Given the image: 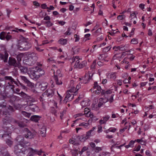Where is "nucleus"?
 Here are the masks:
<instances>
[{
	"mask_svg": "<svg viewBox=\"0 0 156 156\" xmlns=\"http://www.w3.org/2000/svg\"><path fill=\"white\" fill-rule=\"evenodd\" d=\"M74 81L72 80L71 81V88L67 92V94L63 101L64 103H66L68 101H71L74 98V94H71L69 92L76 94L77 92L76 89L74 85Z\"/></svg>",
	"mask_w": 156,
	"mask_h": 156,
	"instance_id": "1",
	"label": "nucleus"
},
{
	"mask_svg": "<svg viewBox=\"0 0 156 156\" xmlns=\"http://www.w3.org/2000/svg\"><path fill=\"white\" fill-rule=\"evenodd\" d=\"M28 58L26 61V64L29 66L33 65L38 59L37 56L35 53H29L27 55Z\"/></svg>",
	"mask_w": 156,
	"mask_h": 156,
	"instance_id": "2",
	"label": "nucleus"
},
{
	"mask_svg": "<svg viewBox=\"0 0 156 156\" xmlns=\"http://www.w3.org/2000/svg\"><path fill=\"white\" fill-rule=\"evenodd\" d=\"M54 90L52 89H50L47 90L44 92L42 94L40 97V100L41 101L44 100H48L54 95Z\"/></svg>",
	"mask_w": 156,
	"mask_h": 156,
	"instance_id": "3",
	"label": "nucleus"
},
{
	"mask_svg": "<svg viewBox=\"0 0 156 156\" xmlns=\"http://www.w3.org/2000/svg\"><path fill=\"white\" fill-rule=\"evenodd\" d=\"M30 47V44L27 42V39H25L20 41L18 48L21 50H27Z\"/></svg>",
	"mask_w": 156,
	"mask_h": 156,
	"instance_id": "4",
	"label": "nucleus"
},
{
	"mask_svg": "<svg viewBox=\"0 0 156 156\" xmlns=\"http://www.w3.org/2000/svg\"><path fill=\"white\" fill-rule=\"evenodd\" d=\"M80 60H81L78 56H76L73 57L72 59V62H75L74 66L75 68L81 69L86 66L87 64V62L84 61L82 63H80Z\"/></svg>",
	"mask_w": 156,
	"mask_h": 156,
	"instance_id": "5",
	"label": "nucleus"
},
{
	"mask_svg": "<svg viewBox=\"0 0 156 156\" xmlns=\"http://www.w3.org/2000/svg\"><path fill=\"white\" fill-rule=\"evenodd\" d=\"M56 71L55 73L54 71V79L56 84L57 85H61L62 84V82L61 81H60L58 82V78H60L62 76V75L61 74V71L59 69H56Z\"/></svg>",
	"mask_w": 156,
	"mask_h": 156,
	"instance_id": "6",
	"label": "nucleus"
},
{
	"mask_svg": "<svg viewBox=\"0 0 156 156\" xmlns=\"http://www.w3.org/2000/svg\"><path fill=\"white\" fill-rule=\"evenodd\" d=\"M101 90V86L98 85L97 82H95L93 88L90 90L91 92L94 93L96 94H98L100 93Z\"/></svg>",
	"mask_w": 156,
	"mask_h": 156,
	"instance_id": "7",
	"label": "nucleus"
},
{
	"mask_svg": "<svg viewBox=\"0 0 156 156\" xmlns=\"http://www.w3.org/2000/svg\"><path fill=\"white\" fill-rule=\"evenodd\" d=\"M3 114L4 115H7V116H5L3 118V122L4 125H9L8 127H9L10 126L11 124L9 123L11 121V118H10L8 115H9V113L8 112H3Z\"/></svg>",
	"mask_w": 156,
	"mask_h": 156,
	"instance_id": "8",
	"label": "nucleus"
},
{
	"mask_svg": "<svg viewBox=\"0 0 156 156\" xmlns=\"http://www.w3.org/2000/svg\"><path fill=\"white\" fill-rule=\"evenodd\" d=\"M24 131L25 134L24 136L27 138L32 139L35 135V133L34 132H31L27 128L24 129Z\"/></svg>",
	"mask_w": 156,
	"mask_h": 156,
	"instance_id": "9",
	"label": "nucleus"
},
{
	"mask_svg": "<svg viewBox=\"0 0 156 156\" xmlns=\"http://www.w3.org/2000/svg\"><path fill=\"white\" fill-rule=\"evenodd\" d=\"M29 156H32L33 154H35L40 155L43 152L41 150L38 151L36 149H34L32 148H29Z\"/></svg>",
	"mask_w": 156,
	"mask_h": 156,
	"instance_id": "10",
	"label": "nucleus"
},
{
	"mask_svg": "<svg viewBox=\"0 0 156 156\" xmlns=\"http://www.w3.org/2000/svg\"><path fill=\"white\" fill-rule=\"evenodd\" d=\"M37 71H35L33 70L31 73H29L28 72V73L31 79H34L37 77H39L40 76L38 74V70L39 71L40 69H38L37 70Z\"/></svg>",
	"mask_w": 156,
	"mask_h": 156,
	"instance_id": "11",
	"label": "nucleus"
},
{
	"mask_svg": "<svg viewBox=\"0 0 156 156\" xmlns=\"http://www.w3.org/2000/svg\"><path fill=\"white\" fill-rule=\"evenodd\" d=\"M110 118L109 115H106L105 116L103 117L102 119L100 120L99 121V123L101 125L106 124L107 121Z\"/></svg>",
	"mask_w": 156,
	"mask_h": 156,
	"instance_id": "12",
	"label": "nucleus"
},
{
	"mask_svg": "<svg viewBox=\"0 0 156 156\" xmlns=\"http://www.w3.org/2000/svg\"><path fill=\"white\" fill-rule=\"evenodd\" d=\"M22 147L20 145H17L14 147V152L17 154L22 152L21 151Z\"/></svg>",
	"mask_w": 156,
	"mask_h": 156,
	"instance_id": "13",
	"label": "nucleus"
},
{
	"mask_svg": "<svg viewBox=\"0 0 156 156\" xmlns=\"http://www.w3.org/2000/svg\"><path fill=\"white\" fill-rule=\"evenodd\" d=\"M5 80H8L9 81L8 82V83L9 85H11L13 83L16 84V82L12 78L11 76H5Z\"/></svg>",
	"mask_w": 156,
	"mask_h": 156,
	"instance_id": "14",
	"label": "nucleus"
},
{
	"mask_svg": "<svg viewBox=\"0 0 156 156\" xmlns=\"http://www.w3.org/2000/svg\"><path fill=\"white\" fill-rule=\"evenodd\" d=\"M8 56V54L6 51H5L4 55L0 54V58L1 59L3 60L5 62H7Z\"/></svg>",
	"mask_w": 156,
	"mask_h": 156,
	"instance_id": "15",
	"label": "nucleus"
},
{
	"mask_svg": "<svg viewBox=\"0 0 156 156\" xmlns=\"http://www.w3.org/2000/svg\"><path fill=\"white\" fill-rule=\"evenodd\" d=\"M9 63L10 65H12L14 66H16L17 64L15 59L13 58H9Z\"/></svg>",
	"mask_w": 156,
	"mask_h": 156,
	"instance_id": "16",
	"label": "nucleus"
},
{
	"mask_svg": "<svg viewBox=\"0 0 156 156\" xmlns=\"http://www.w3.org/2000/svg\"><path fill=\"white\" fill-rule=\"evenodd\" d=\"M48 85V83L46 82H42L39 85V88L42 90H45Z\"/></svg>",
	"mask_w": 156,
	"mask_h": 156,
	"instance_id": "17",
	"label": "nucleus"
},
{
	"mask_svg": "<svg viewBox=\"0 0 156 156\" xmlns=\"http://www.w3.org/2000/svg\"><path fill=\"white\" fill-rule=\"evenodd\" d=\"M129 19L130 22L133 21L135 19H137L136 16L134 12H131Z\"/></svg>",
	"mask_w": 156,
	"mask_h": 156,
	"instance_id": "18",
	"label": "nucleus"
},
{
	"mask_svg": "<svg viewBox=\"0 0 156 156\" xmlns=\"http://www.w3.org/2000/svg\"><path fill=\"white\" fill-rule=\"evenodd\" d=\"M42 23L45 25V26L47 27H49L53 25V23H51L50 21H45L42 20L41 21Z\"/></svg>",
	"mask_w": 156,
	"mask_h": 156,
	"instance_id": "19",
	"label": "nucleus"
},
{
	"mask_svg": "<svg viewBox=\"0 0 156 156\" xmlns=\"http://www.w3.org/2000/svg\"><path fill=\"white\" fill-rule=\"evenodd\" d=\"M41 118V117L36 115L32 116L30 118V120L35 122H37Z\"/></svg>",
	"mask_w": 156,
	"mask_h": 156,
	"instance_id": "20",
	"label": "nucleus"
},
{
	"mask_svg": "<svg viewBox=\"0 0 156 156\" xmlns=\"http://www.w3.org/2000/svg\"><path fill=\"white\" fill-rule=\"evenodd\" d=\"M19 68L21 73H25L28 72L27 68L25 66H19Z\"/></svg>",
	"mask_w": 156,
	"mask_h": 156,
	"instance_id": "21",
	"label": "nucleus"
},
{
	"mask_svg": "<svg viewBox=\"0 0 156 156\" xmlns=\"http://www.w3.org/2000/svg\"><path fill=\"white\" fill-rule=\"evenodd\" d=\"M46 129L45 127L44 126L40 130V134L43 137H45L46 136Z\"/></svg>",
	"mask_w": 156,
	"mask_h": 156,
	"instance_id": "22",
	"label": "nucleus"
},
{
	"mask_svg": "<svg viewBox=\"0 0 156 156\" xmlns=\"http://www.w3.org/2000/svg\"><path fill=\"white\" fill-rule=\"evenodd\" d=\"M80 50V48L77 46H73L72 48V51L74 54L78 53Z\"/></svg>",
	"mask_w": 156,
	"mask_h": 156,
	"instance_id": "23",
	"label": "nucleus"
},
{
	"mask_svg": "<svg viewBox=\"0 0 156 156\" xmlns=\"http://www.w3.org/2000/svg\"><path fill=\"white\" fill-rule=\"evenodd\" d=\"M18 94L24 98L29 99L30 98V96L22 91L20 93H18Z\"/></svg>",
	"mask_w": 156,
	"mask_h": 156,
	"instance_id": "24",
	"label": "nucleus"
},
{
	"mask_svg": "<svg viewBox=\"0 0 156 156\" xmlns=\"http://www.w3.org/2000/svg\"><path fill=\"white\" fill-rule=\"evenodd\" d=\"M67 42V40L66 39L61 38L58 41L59 43L62 45L66 44Z\"/></svg>",
	"mask_w": 156,
	"mask_h": 156,
	"instance_id": "25",
	"label": "nucleus"
},
{
	"mask_svg": "<svg viewBox=\"0 0 156 156\" xmlns=\"http://www.w3.org/2000/svg\"><path fill=\"white\" fill-rule=\"evenodd\" d=\"M16 139L18 142L20 143H23L24 144L25 143L24 142V139L22 137V136H18L17 137Z\"/></svg>",
	"mask_w": 156,
	"mask_h": 156,
	"instance_id": "26",
	"label": "nucleus"
},
{
	"mask_svg": "<svg viewBox=\"0 0 156 156\" xmlns=\"http://www.w3.org/2000/svg\"><path fill=\"white\" fill-rule=\"evenodd\" d=\"M120 47L121 51H126L128 49L129 47V45L128 44H126L123 46H120Z\"/></svg>",
	"mask_w": 156,
	"mask_h": 156,
	"instance_id": "27",
	"label": "nucleus"
},
{
	"mask_svg": "<svg viewBox=\"0 0 156 156\" xmlns=\"http://www.w3.org/2000/svg\"><path fill=\"white\" fill-rule=\"evenodd\" d=\"M88 138L87 135V134L86 135H83L80 138H78L79 140L80 141L82 142H84Z\"/></svg>",
	"mask_w": 156,
	"mask_h": 156,
	"instance_id": "28",
	"label": "nucleus"
},
{
	"mask_svg": "<svg viewBox=\"0 0 156 156\" xmlns=\"http://www.w3.org/2000/svg\"><path fill=\"white\" fill-rule=\"evenodd\" d=\"M136 140H131L130 141L128 145L125 146V147L126 148H128L129 147H132L133 146V144L135 142Z\"/></svg>",
	"mask_w": 156,
	"mask_h": 156,
	"instance_id": "29",
	"label": "nucleus"
},
{
	"mask_svg": "<svg viewBox=\"0 0 156 156\" xmlns=\"http://www.w3.org/2000/svg\"><path fill=\"white\" fill-rule=\"evenodd\" d=\"M89 113V116L91 118V121H95L98 120V118H97L95 116H94L93 113H92L91 112H89V111H88V113Z\"/></svg>",
	"mask_w": 156,
	"mask_h": 156,
	"instance_id": "30",
	"label": "nucleus"
},
{
	"mask_svg": "<svg viewBox=\"0 0 156 156\" xmlns=\"http://www.w3.org/2000/svg\"><path fill=\"white\" fill-rule=\"evenodd\" d=\"M88 150V147H83L82 149V150L80 151L79 154H77L78 156H80V155L83 154V153L85 151H86V153H87L88 152L87 150Z\"/></svg>",
	"mask_w": 156,
	"mask_h": 156,
	"instance_id": "31",
	"label": "nucleus"
},
{
	"mask_svg": "<svg viewBox=\"0 0 156 156\" xmlns=\"http://www.w3.org/2000/svg\"><path fill=\"white\" fill-rule=\"evenodd\" d=\"M107 57L108 55L106 54H102L99 56V58L101 60H105V58Z\"/></svg>",
	"mask_w": 156,
	"mask_h": 156,
	"instance_id": "32",
	"label": "nucleus"
},
{
	"mask_svg": "<svg viewBox=\"0 0 156 156\" xmlns=\"http://www.w3.org/2000/svg\"><path fill=\"white\" fill-rule=\"evenodd\" d=\"M98 100L97 98H95L93 101L92 104L93 108H96L97 106V104L98 102Z\"/></svg>",
	"mask_w": 156,
	"mask_h": 156,
	"instance_id": "33",
	"label": "nucleus"
},
{
	"mask_svg": "<svg viewBox=\"0 0 156 156\" xmlns=\"http://www.w3.org/2000/svg\"><path fill=\"white\" fill-rule=\"evenodd\" d=\"M29 108L33 112L35 111V109L37 108V107L35 105H30L29 106Z\"/></svg>",
	"mask_w": 156,
	"mask_h": 156,
	"instance_id": "34",
	"label": "nucleus"
},
{
	"mask_svg": "<svg viewBox=\"0 0 156 156\" xmlns=\"http://www.w3.org/2000/svg\"><path fill=\"white\" fill-rule=\"evenodd\" d=\"M81 105L83 108L86 107L88 105V102L87 100H83L81 102Z\"/></svg>",
	"mask_w": 156,
	"mask_h": 156,
	"instance_id": "35",
	"label": "nucleus"
},
{
	"mask_svg": "<svg viewBox=\"0 0 156 156\" xmlns=\"http://www.w3.org/2000/svg\"><path fill=\"white\" fill-rule=\"evenodd\" d=\"M22 114L24 115L25 117L27 118H29L30 116L31 113H27L25 111H22Z\"/></svg>",
	"mask_w": 156,
	"mask_h": 156,
	"instance_id": "36",
	"label": "nucleus"
},
{
	"mask_svg": "<svg viewBox=\"0 0 156 156\" xmlns=\"http://www.w3.org/2000/svg\"><path fill=\"white\" fill-rule=\"evenodd\" d=\"M109 76L110 79L113 80H115L116 78V75L115 73H112L110 74Z\"/></svg>",
	"mask_w": 156,
	"mask_h": 156,
	"instance_id": "37",
	"label": "nucleus"
},
{
	"mask_svg": "<svg viewBox=\"0 0 156 156\" xmlns=\"http://www.w3.org/2000/svg\"><path fill=\"white\" fill-rule=\"evenodd\" d=\"M5 33L4 32H2L0 34V39L2 40H4L5 37Z\"/></svg>",
	"mask_w": 156,
	"mask_h": 156,
	"instance_id": "38",
	"label": "nucleus"
},
{
	"mask_svg": "<svg viewBox=\"0 0 156 156\" xmlns=\"http://www.w3.org/2000/svg\"><path fill=\"white\" fill-rule=\"evenodd\" d=\"M112 48L111 46H109L103 49V51L104 52H107L109 51Z\"/></svg>",
	"mask_w": 156,
	"mask_h": 156,
	"instance_id": "39",
	"label": "nucleus"
},
{
	"mask_svg": "<svg viewBox=\"0 0 156 156\" xmlns=\"http://www.w3.org/2000/svg\"><path fill=\"white\" fill-rule=\"evenodd\" d=\"M99 101H101L103 104H105L108 101V99L106 98H101L99 99Z\"/></svg>",
	"mask_w": 156,
	"mask_h": 156,
	"instance_id": "40",
	"label": "nucleus"
},
{
	"mask_svg": "<svg viewBox=\"0 0 156 156\" xmlns=\"http://www.w3.org/2000/svg\"><path fill=\"white\" fill-rule=\"evenodd\" d=\"M90 7L91 8V9H88V11H90L89 13L91 14L94 11V9L95 8V5L94 3L92 4V5L90 6Z\"/></svg>",
	"mask_w": 156,
	"mask_h": 156,
	"instance_id": "41",
	"label": "nucleus"
},
{
	"mask_svg": "<svg viewBox=\"0 0 156 156\" xmlns=\"http://www.w3.org/2000/svg\"><path fill=\"white\" fill-rule=\"evenodd\" d=\"M94 152L96 153L98 152L99 151L102 150V149L101 147H96L94 149Z\"/></svg>",
	"mask_w": 156,
	"mask_h": 156,
	"instance_id": "42",
	"label": "nucleus"
},
{
	"mask_svg": "<svg viewBox=\"0 0 156 156\" xmlns=\"http://www.w3.org/2000/svg\"><path fill=\"white\" fill-rule=\"evenodd\" d=\"M95 129V128L93 127V129L90 130L88 131V136H92L94 134V129Z\"/></svg>",
	"mask_w": 156,
	"mask_h": 156,
	"instance_id": "43",
	"label": "nucleus"
},
{
	"mask_svg": "<svg viewBox=\"0 0 156 156\" xmlns=\"http://www.w3.org/2000/svg\"><path fill=\"white\" fill-rule=\"evenodd\" d=\"M126 17V16L124 15H120L118 16L117 19L118 20H122Z\"/></svg>",
	"mask_w": 156,
	"mask_h": 156,
	"instance_id": "44",
	"label": "nucleus"
},
{
	"mask_svg": "<svg viewBox=\"0 0 156 156\" xmlns=\"http://www.w3.org/2000/svg\"><path fill=\"white\" fill-rule=\"evenodd\" d=\"M14 122L16 123L20 127H22L24 126V124L22 122H19L16 120L14 121Z\"/></svg>",
	"mask_w": 156,
	"mask_h": 156,
	"instance_id": "45",
	"label": "nucleus"
},
{
	"mask_svg": "<svg viewBox=\"0 0 156 156\" xmlns=\"http://www.w3.org/2000/svg\"><path fill=\"white\" fill-rule=\"evenodd\" d=\"M131 42L132 44H137L138 43V41L137 39L135 38L132 39Z\"/></svg>",
	"mask_w": 156,
	"mask_h": 156,
	"instance_id": "46",
	"label": "nucleus"
},
{
	"mask_svg": "<svg viewBox=\"0 0 156 156\" xmlns=\"http://www.w3.org/2000/svg\"><path fill=\"white\" fill-rule=\"evenodd\" d=\"M26 83L27 84V85L28 86L31 88H32L34 86V84L30 82L29 80H28Z\"/></svg>",
	"mask_w": 156,
	"mask_h": 156,
	"instance_id": "47",
	"label": "nucleus"
},
{
	"mask_svg": "<svg viewBox=\"0 0 156 156\" xmlns=\"http://www.w3.org/2000/svg\"><path fill=\"white\" fill-rule=\"evenodd\" d=\"M6 142L7 144L9 146L12 145V141L10 139L7 140Z\"/></svg>",
	"mask_w": 156,
	"mask_h": 156,
	"instance_id": "48",
	"label": "nucleus"
},
{
	"mask_svg": "<svg viewBox=\"0 0 156 156\" xmlns=\"http://www.w3.org/2000/svg\"><path fill=\"white\" fill-rule=\"evenodd\" d=\"M20 77L21 78V79L26 83L29 80L25 76H20Z\"/></svg>",
	"mask_w": 156,
	"mask_h": 156,
	"instance_id": "49",
	"label": "nucleus"
},
{
	"mask_svg": "<svg viewBox=\"0 0 156 156\" xmlns=\"http://www.w3.org/2000/svg\"><path fill=\"white\" fill-rule=\"evenodd\" d=\"M6 10L7 12V16L8 18H9L10 17V14L11 12L12 11L9 9H7Z\"/></svg>",
	"mask_w": 156,
	"mask_h": 156,
	"instance_id": "50",
	"label": "nucleus"
},
{
	"mask_svg": "<svg viewBox=\"0 0 156 156\" xmlns=\"http://www.w3.org/2000/svg\"><path fill=\"white\" fill-rule=\"evenodd\" d=\"M141 148V146L140 145H139L137 147H135L134 148V151H140Z\"/></svg>",
	"mask_w": 156,
	"mask_h": 156,
	"instance_id": "51",
	"label": "nucleus"
},
{
	"mask_svg": "<svg viewBox=\"0 0 156 156\" xmlns=\"http://www.w3.org/2000/svg\"><path fill=\"white\" fill-rule=\"evenodd\" d=\"M71 29L70 28L68 29L67 30L65 33V34L66 35H69L71 34V32H70Z\"/></svg>",
	"mask_w": 156,
	"mask_h": 156,
	"instance_id": "52",
	"label": "nucleus"
},
{
	"mask_svg": "<svg viewBox=\"0 0 156 156\" xmlns=\"http://www.w3.org/2000/svg\"><path fill=\"white\" fill-rule=\"evenodd\" d=\"M79 126H83L85 128H86L88 126V124L87 123H85V122H83L79 125Z\"/></svg>",
	"mask_w": 156,
	"mask_h": 156,
	"instance_id": "53",
	"label": "nucleus"
},
{
	"mask_svg": "<svg viewBox=\"0 0 156 156\" xmlns=\"http://www.w3.org/2000/svg\"><path fill=\"white\" fill-rule=\"evenodd\" d=\"M109 129L110 132L112 133L115 132L117 130V129L115 128L110 127Z\"/></svg>",
	"mask_w": 156,
	"mask_h": 156,
	"instance_id": "54",
	"label": "nucleus"
},
{
	"mask_svg": "<svg viewBox=\"0 0 156 156\" xmlns=\"http://www.w3.org/2000/svg\"><path fill=\"white\" fill-rule=\"evenodd\" d=\"M114 95L112 94L111 95V97L109 98V99H108V101L110 103H112L114 101L113 99V97H114Z\"/></svg>",
	"mask_w": 156,
	"mask_h": 156,
	"instance_id": "55",
	"label": "nucleus"
},
{
	"mask_svg": "<svg viewBox=\"0 0 156 156\" xmlns=\"http://www.w3.org/2000/svg\"><path fill=\"white\" fill-rule=\"evenodd\" d=\"M96 65V62L95 61H94L92 65L91 66V69H94L95 68V66Z\"/></svg>",
	"mask_w": 156,
	"mask_h": 156,
	"instance_id": "56",
	"label": "nucleus"
},
{
	"mask_svg": "<svg viewBox=\"0 0 156 156\" xmlns=\"http://www.w3.org/2000/svg\"><path fill=\"white\" fill-rule=\"evenodd\" d=\"M66 110H64L62 112H60V117L61 119H62V117L63 115L64 114L66 113Z\"/></svg>",
	"mask_w": 156,
	"mask_h": 156,
	"instance_id": "57",
	"label": "nucleus"
},
{
	"mask_svg": "<svg viewBox=\"0 0 156 156\" xmlns=\"http://www.w3.org/2000/svg\"><path fill=\"white\" fill-rule=\"evenodd\" d=\"M74 38L75 39V42H76L78 41H79V40L80 39L79 36H78L76 34H75L74 35Z\"/></svg>",
	"mask_w": 156,
	"mask_h": 156,
	"instance_id": "58",
	"label": "nucleus"
},
{
	"mask_svg": "<svg viewBox=\"0 0 156 156\" xmlns=\"http://www.w3.org/2000/svg\"><path fill=\"white\" fill-rule=\"evenodd\" d=\"M147 83V82H142L140 83V87L142 88V87L145 86Z\"/></svg>",
	"mask_w": 156,
	"mask_h": 156,
	"instance_id": "59",
	"label": "nucleus"
},
{
	"mask_svg": "<svg viewBox=\"0 0 156 156\" xmlns=\"http://www.w3.org/2000/svg\"><path fill=\"white\" fill-rule=\"evenodd\" d=\"M113 49L115 51H118L119 50H120V46L118 47H114L113 48Z\"/></svg>",
	"mask_w": 156,
	"mask_h": 156,
	"instance_id": "60",
	"label": "nucleus"
},
{
	"mask_svg": "<svg viewBox=\"0 0 156 156\" xmlns=\"http://www.w3.org/2000/svg\"><path fill=\"white\" fill-rule=\"evenodd\" d=\"M117 83L118 85H119V86H121L122 84V80H117Z\"/></svg>",
	"mask_w": 156,
	"mask_h": 156,
	"instance_id": "61",
	"label": "nucleus"
},
{
	"mask_svg": "<svg viewBox=\"0 0 156 156\" xmlns=\"http://www.w3.org/2000/svg\"><path fill=\"white\" fill-rule=\"evenodd\" d=\"M46 14L45 13H43L42 12H41L40 13V16L41 17L43 18L44 16H45Z\"/></svg>",
	"mask_w": 156,
	"mask_h": 156,
	"instance_id": "62",
	"label": "nucleus"
},
{
	"mask_svg": "<svg viewBox=\"0 0 156 156\" xmlns=\"http://www.w3.org/2000/svg\"><path fill=\"white\" fill-rule=\"evenodd\" d=\"M21 55H19L17 56L16 57L18 62L20 61L21 60Z\"/></svg>",
	"mask_w": 156,
	"mask_h": 156,
	"instance_id": "63",
	"label": "nucleus"
},
{
	"mask_svg": "<svg viewBox=\"0 0 156 156\" xmlns=\"http://www.w3.org/2000/svg\"><path fill=\"white\" fill-rule=\"evenodd\" d=\"M103 155L104 156H109L110 153L108 152H104L103 153Z\"/></svg>",
	"mask_w": 156,
	"mask_h": 156,
	"instance_id": "64",
	"label": "nucleus"
}]
</instances>
